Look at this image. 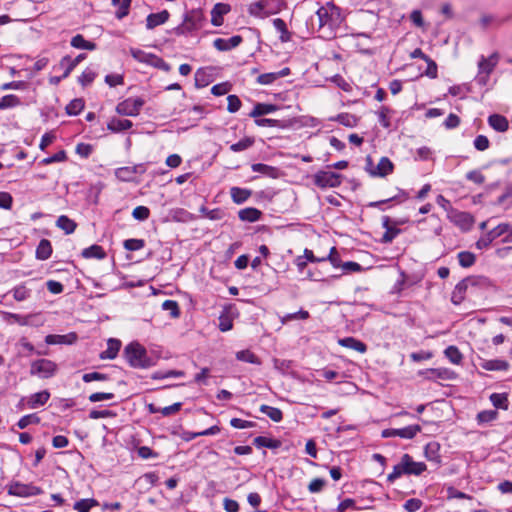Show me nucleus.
Listing matches in <instances>:
<instances>
[{"label":"nucleus","instance_id":"nucleus-1","mask_svg":"<svg viewBox=\"0 0 512 512\" xmlns=\"http://www.w3.org/2000/svg\"><path fill=\"white\" fill-rule=\"evenodd\" d=\"M427 470V466L424 462L414 461L411 455L403 454L400 462L393 467V470L387 476L389 483L395 482L398 478L403 475H414L419 476Z\"/></svg>","mask_w":512,"mask_h":512},{"label":"nucleus","instance_id":"nucleus-2","mask_svg":"<svg viewBox=\"0 0 512 512\" xmlns=\"http://www.w3.org/2000/svg\"><path fill=\"white\" fill-rule=\"evenodd\" d=\"M124 358L133 368H149L154 365L144 346L138 342L128 344L124 349Z\"/></svg>","mask_w":512,"mask_h":512},{"label":"nucleus","instance_id":"nucleus-3","mask_svg":"<svg viewBox=\"0 0 512 512\" xmlns=\"http://www.w3.org/2000/svg\"><path fill=\"white\" fill-rule=\"evenodd\" d=\"M500 55L497 52L492 53L490 56L485 57L481 55L478 60V72L475 76V82L480 86H486L489 81L490 74L498 65Z\"/></svg>","mask_w":512,"mask_h":512},{"label":"nucleus","instance_id":"nucleus-4","mask_svg":"<svg viewBox=\"0 0 512 512\" xmlns=\"http://www.w3.org/2000/svg\"><path fill=\"white\" fill-rule=\"evenodd\" d=\"M203 21L204 15L202 11L193 9L185 14L183 23L175 28V33L177 35H185L197 31L202 28Z\"/></svg>","mask_w":512,"mask_h":512},{"label":"nucleus","instance_id":"nucleus-5","mask_svg":"<svg viewBox=\"0 0 512 512\" xmlns=\"http://www.w3.org/2000/svg\"><path fill=\"white\" fill-rule=\"evenodd\" d=\"M394 165L387 157H382L377 165L373 163L371 156L365 159V171L372 177H386L393 172Z\"/></svg>","mask_w":512,"mask_h":512},{"label":"nucleus","instance_id":"nucleus-6","mask_svg":"<svg viewBox=\"0 0 512 512\" xmlns=\"http://www.w3.org/2000/svg\"><path fill=\"white\" fill-rule=\"evenodd\" d=\"M57 369L58 366L55 362L42 358L31 363L30 374L42 379H48L56 374Z\"/></svg>","mask_w":512,"mask_h":512},{"label":"nucleus","instance_id":"nucleus-7","mask_svg":"<svg viewBox=\"0 0 512 512\" xmlns=\"http://www.w3.org/2000/svg\"><path fill=\"white\" fill-rule=\"evenodd\" d=\"M144 104L145 101L142 98L130 97L117 104L116 112L124 116H137Z\"/></svg>","mask_w":512,"mask_h":512},{"label":"nucleus","instance_id":"nucleus-8","mask_svg":"<svg viewBox=\"0 0 512 512\" xmlns=\"http://www.w3.org/2000/svg\"><path fill=\"white\" fill-rule=\"evenodd\" d=\"M314 183L319 188H336L342 183V175L332 171H319L314 176Z\"/></svg>","mask_w":512,"mask_h":512},{"label":"nucleus","instance_id":"nucleus-9","mask_svg":"<svg viewBox=\"0 0 512 512\" xmlns=\"http://www.w3.org/2000/svg\"><path fill=\"white\" fill-rule=\"evenodd\" d=\"M7 492L12 496L31 497L40 495L42 493V489L33 484H24L14 481L7 486Z\"/></svg>","mask_w":512,"mask_h":512},{"label":"nucleus","instance_id":"nucleus-10","mask_svg":"<svg viewBox=\"0 0 512 512\" xmlns=\"http://www.w3.org/2000/svg\"><path fill=\"white\" fill-rule=\"evenodd\" d=\"M483 279L478 277H467L461 280L454 288L451 294V302L459 305L465 299V294L469 286L478 285Z\"/></svg>","mask_w":512,"mask_h":512},{"label":"nucleus","instance_id":"nucleus-11","mask_svg":"<svg viewBox=\"0 0 512 512\" xmlns=\"http://www.w3.org/2000/svg\"><path fill=\"white\" fill-rule=\"evenodd\" d=\"M419 432H421V426L414 424L403 428L384 429L381 436L383 438L400 437L403 439H413Z\"/></svg>","mask_w":512,"mask_h":512},{"label":"nucleus","instance_id":"nucleus-12","mask_svg":"<svg viewBox=\"0 0 512 512\" xmlns=\"http://www.w3.org/2000/svg\"><path fill=\"white\" fill-rule=\"evenodd\" d=\"M146 171L145 164H137L134 166L120 167L115 170L117 179L123 182H134L136 174H143Z\"/></svg>","mask_w":512,"mask_h":512},{"label":"nucleus","instance_id":"nucleus-13","mask_svg":"<svg viewBox=\"0 0 512 512\" xmlns=\"http://www.w3.org/2000/svg\"><path fill=\"white\" fill-rule=\"evenodd\" d=\"M506 226L499 224L494 229L490 230L483 236H481L477 242L475 243V246L477 249L482 250L490 246V244L497 238L503 236L506 231Z\"/></svg>","mask_w":512,"mask_h":512},{"label":"nucleus","instance_id":"nucleus-14","mask_svg":"<svg viewBox=\"0 0 512 512\" xmlns=\"http://www.w3.org/2000/svg\"><path fill=\"white\" fill-rule=\"evenodd\" d=\"M130 54L135 60L142 63L150 64L155 67H161L166 65L165 62L158 56L151 53H146L145 51L137 48H131Z\"/></svg>","mask_w":512,"mask_h":512},{"label":"nucleus","instance_id":"nucleus-15","mask_svg":"<svg viewBox=\"0 0 512 512\" xmlns=\"http://www.w3.org/2000/svg\"><path fill=\"white\" fill-rule=\"evenodd\" d=\"M87 55L85 53H81L75 58L71 56H64L58 65V68L63 70V77H68L70 73L76 68L78 64H80L83 60H85Z\"/></svg>","mask_w":512,"mask_h":512},{"label":"nucleus","instance_id":"nucleus-16","mask_svg":"<svg viewBox=\"0 0 512 512\" xmlns=\"http://www.w3.org/2000/svg\"><path fill=\"white\" fill-rule=\"evenodd\" d=\"M243 39L239 35L232 36L229 39L217 38L213 41V46L218 51H229L242 43Z\"/></svg>","mask_w":512,"mask_h":512},{"label":"nucleus","instance_id":"nucleus-17","mask_svg":"<svg viewBox=\"0 0 512 512\" xmlns=\"http://www.w3.org/2000/svg\"><path fill=\"white\" fill-rule=\"evenodd\" d=\"M49 399H50V392L48 390H43V391L34 393L27 398V400H26L27 407L29 409H36L38 407L45 405Z\"/></svg>","mask_w":512,"mask_h":512},{"label":"nucleus","instance_id":"nucleus-18","mask_svg":"<svg viewBox=\"0 0 512 512\" xmlns=\"http://www.w3.org/2000/svg\"><path fill=\"white\" fill-rule=\"evenodd\" d=\"M424 455L428 461L433 462L435 464H440V444L436 441H431L427 443L424 447Z\"/></svg>","mask_w":512,"mask_h":512},{"label":"nucleus","instance_id":"nucleus-19","mask_svg":"<svg viewBox=\"0 0 512 512\" xmlns=\"http://www.w3.org/2000/svg\"><path fill=\"white\" fill-rule=\"evenodd\" d=\"M169 12L167 10H163L158 13H151L146 18V27L151 30L155 27L166 23L169 19Z\"/></svg>","mask_w":512,"mask_h":512},{"label":"nucleus","instance_id":"nucleus-20","mask_svg":"<svg viewBox=\"0 0 512 512\" xmlns=\"http://www.w3.org/2000/svg\"><path fill=\"white\" fill-rule=\"evenodd\" d=\"M391 219L389 216L382 217V226L386 229L382 236V243H391L400 233V229L390 225Z\"/></svg>","mask_w":512,"mask_h":512},{"label":"nucleus","instance_id":"nucleus-21","mask_svg":"<svg viewBox=\"0 0 512 512\" xmlns=\"http://www.w3.org/2000/svg\"><path fill=\"white\" fill-rule=\"evenodd\" d=\"M230 11V6L223 3H217L211 11V23L214 26H221L223 24V15Z\"/></svg>","mask_w":512,"mask_h":512},{"label":"nucleus","instance_id":"nucleus-22","mask_svg":"<svg viewBox=\"0 0 512 512\" xmlns=\"http://www.w3.org/2000/svg\"><path fill=\"white\" fill-rule=\"evenodd\" d=\"M480 367L486 371H506L509 368V363L502 359H483L480 362Z\"/></svg>","mask_w":512,"mask_h":512},{"label":"nucleus","instance_id":"nucleus-23","mask_svg":"<svg viewBox=\"0 0 512 512\" xmlns=\"http://www.w3.org/2000/svg\"><path fill=\"white\" fill-rule=\"evenodd\" d=\"M338 344L342 347H346L352 350H355L359 353H365L367 350V346L364 342L354 338V337H345L338 340Z\"/></svg>","mask_w":512,"mask_h":512},{"label":"nucleus","instance_id":"nucleus-24","mask_svg":"<svg viewBox=\"0 0 512 512\" xmlns=\"http://www.w3.org/2000/svg\"><path fill=\"white\" fill-rule=\"evenodd\" d=\"M261 216H262V212L259 209L254 208V207H247V208L241 209L238 212L239 219L244 222H250V223L256 222V221L260 220Z\"/></svg>","mask_w":512,"mask_h":512},{"label":"nucleus","instance_id":"nucleus-25","mask_svg":"<svg viewBox=\"0 0 512 512\" xmlns=\"http://www.w3.org/2000/svg\"><path fill=\"white\" fill-rule=\"evenodd\" d=\"M271 3L268 0H259L257 2L251 3L248 7V12L251 16L257 18H265L266 17V8L268 4Z\"/></svg>","mask_w":512,"mask_h":512},{"label":"nucleus","instance_id":"nucleus-26","mask_svg":"<svg viewBox=\"0 0 512 512\" xmlns=\"http://www.w3.org/2000/svg\"><path fill=\"white\" fill-rule=\"evenodd\" d=\"M488 123L494 130L498 132H505L509 127V123L506 117L499 114L490 115L488 118Z\"/></svg>","mask_w":512,"mask_h":512},{"label":"nucleus","instance_id":"nucleus-27","mask_svg":"<svg viewBox=\"0 0 512 512\" xmlns=\"http://www.w3.org/2000/svg\"><path fill=\"white\" fill-rule=\"evenodd\" d=\"M121 347L118 339L110 338L107 342V349L100 354L101 359H114Z\"/></svg>","mask_w":512,"mask_h":512},{"label":"nucleus","instance_id":"nucleus-28","mask_svg":"<svg viewBox=\"0 0 512 512\" xmlns=\"http://www.w3.org/2000/svg\"><path fill=\"white\" fill-rule=\"evenodd\" d=\"M253 444L257 448L278 449L282 443L278 439L269 438L265 436H257L256 438H254Z\"/></svg>","mask_w":512,"mask_h":512},{"label":"nucleus","instance_id":"nucleus-29","mask_svg":"<svg viewBox=\"0 0 512 512\" xmlns=\"http://www.w3.org/2000/svg\"><path fill=\"white\" fill-rule=\"evenodd\" d=\"M133 123L128 119L112 118L107 124V128L115 133L130 129Z\"/></svg>","mask_w":512,"mask_h":512},{"label":"nucleus","instance_id":"nucleus-30","mask_svg":"<svg viewBox=\"0 0 512 512\" xmlns=\"http://www.w3.org/2000/svg\"><path fill=\"white\" fill-rule=\"evenodd\" d=\"M274 28L280 33L279 39L282 43L289 42L292 38V33L287 29L285 21L281 18L273 20Z\"/></svg>","mask_w":512,"mask_h":512},{"label":"nucleus","instance_id":"nucleus-31","mask_svg":"<svg viewBox=\"0 0 512 512\" xmlns=\"http://www.w3.org/2000/svg\"><path fill=\"white\" fill-rule=\"evenodd\" d=\"M70 44L76 49H83L93 51L96 49V44L92 41L86 40L83 35L77 34L72 37Z\"/></svg>","mask_w":512,"mask_h":512},{"label":"nucleus","instance_id":"nucleus-32","mask_svg":"<svg viewBox=\"0 0 512 512\" xmlns=\"http://www.w3.org/2000/svg\"><path fill=\"white\" fill-rule=\"evenodd\" d=\"M52 245L47 239H42L36 248V258L38 260H47L51 257Z\"/></svg>","mask_w":512,"mask_h":512},{"label":"nucleus","instance_id":"nucleus-33","mask_svg":"<svg viewBox=\"0 0 512 512\" xmlns=\"http://www.w3.org/2000/svg\"><path fill=\"white\" fill-rule=\"evenodd\" d=\"M252 192L246 188L232 187L230 189V195L234 203L242 204L248 200Z\"/></svg>","mask_w":512,"mask_h":512},{"label":"nucleus","instance_id":"nucleus-34","mask_svg":"<svg viewBox=\"0 0 512 512\" xmlns=\"http://www.w3.org/2000/svg\"><path fill=\"white\" fill-rule=\"evenodd\" d=\"M251 169L253 172L261 173L270 178H277L279 176V170L267 164L255 163L252 164Z\"/></svg>","mask_w":512,"mask_h":512},{"label":"nucleus","instance_id":"nucleus-35","mask_svg":"<svg viewBox=\"0 0 512 512\" xmlns=\"http://www.w3.org/2000/svg\"><path fill=\"white\" fill-rule=\"evenodd\" d=\"M277 107L273 104H265V103H257L253 110L250 112L249 116L253 118H258L262 115L270 114L276 111Z\"/></svg>","mask_w":512,"mask_h":512},{"label":"nucleus","instance_id":"nucleus-36","mask_svg":"<svg viewBox=\"0 0 512 512\" xmlns=\"http://www.w3.org/2000/svg\"><path fill=\"white\" fill-rule=\"evenodd\" d=\"M56 226L63 230L66 234H71L75 231L77 225L66 215H61L56 221Z\"/></svg>","mask_w":512,"mask_h":512},{"label":"nucleus","instance_id":"nucleus-37","mask_svg":"<svg viewBox=\"0 0 512 512\" xmlns=\"http://www.w3.org/2000/svg\"><path fill=\"white\" fill-rule=\"evenodd\" d=\"M99 505V502L93 498L81 499L74 503L73 508L77 512H89L93 507Z\"/></svg>","mask_w":512,"mask_h":512},{"label":"nucleus","instance_id":"nucleus-38","mask_svg":"<svg viewBox=\"0 0 512 512\" xmlns=\"http://www.w3.org/2000/svg\"><path fill=\"white\" fill-rule=\"evenodd\" d=\"M490 401L497 409H508V396L506 393H492Z\"/></svg>","mask_w":512,"mask_h":512},{"label":"nucleus","instance_id":"nucleus-39","mask_svg":"<svg viewBox=\"0 0 512 512\" xmlns=\"http://www.w3.org/2000/svg\"><path fill=\"white\" fill-rule=\"evenodd\" d=\"M82 256L87 259H89V258L103 259L106 256V254L101 246L92 245L88 248H85L82 251Z\"/></svg>","mask_w":512,"mask_h":512},{"label":"nucleus","instance_id":"nucleus-40","mask_svg":"<svg viewBox=\"0 0 512 512\" xmlns=\"http://www.w3.org/2000/svg\"><path fill=\"white\" fill-rule=\"evenodd\" d=\"M260 411L267 415L272 421L280 422L283 419V413L279 408L269 405H262Z\"/></svg>","mask_w":512,"mask_h":512},{"label":"nucleus","instance_id":"nucleus-41","mask_svg":"<svg viewBox=\"0 0 512 512\" xmlns=\"http://www.w3.org/2000/svg\"><path fill=\"white\" fill-rule=\"evenodd\" d=\"M255 143V140L253 137H244L242 138L240 141H238L237 143H234L230 146V150L232 152H241V151H245L249 148H251Z\"/></svg>","mask_w":512,"mask_h":512},{"label":"nucleus","instance_id":"nucleus-42","mask_svg":"<svg viewBox=\"0 0 512 512\" xmlns=\"http://www.w3.org/2000/svg\"><path fill=\"white\" fill-rule=\"evenodd\" d=\"M444 354L453 364L459 365L462 362L463 355L459 351V349L454 345L448 346L445 349Z\"/></svg>","mask_w":512,"mask_h":512},{"label":"nucleus","instance_id":"nucleus-43","mask_svg":"<svg viewBox=\"0 0 512 512\" xmlns=\"http://www.w3.org/2000/svg\"><path fill=\"white\" fill-rule=\"evenodd\" d=\"M21 104V101L18 96L14 94H8L3 96L0 99V110L14 108Z\"/></svg>","mask_w":512,"mask_h":512},{"label":"nucleus","instance_id":"nucleus-44","mask_svg":"<svg viewBox=\"0 0 512 512\" xmlns=\"http://www.w3.org/2000/svg\"><path fill=\"white\" fill-rule=\"evenodd\" d=\"M255 124L259 127H278V128H285L287 127V124L285 121L277 120V119H270V118H255Z\"/></svg>","mask_w":512,"mask_h":512},{"label":"nucleus","instance_id":"nucleus-45","mask_svg":"<svg viewBox=\"0 0 512 512\" xmlns=\"http://www.w3.org/2000/svg\"><path fill=\"white\" fill-rule=\"evenodd\" d=\"M457 258H458L460 266L463 268L471 267L472 265H474V263L476 261L475 255L469 251L459 252L457 255Z\"/></svg>","mask_w":512,"mask_h":512},{"label":"nucleus","instance_id":"nucleus-46","mask_svg":"<svg viewBox=\"0 0 512 512\" xmlns=\"http://www.w3.org/2000/svg\"><path fill=\"white\" fill-rule=\"evenodd\" d=\"M454 222L462 228L468 229L473 223V218L467 212H458L454 215Z\"/></svg>","mask_w":512,"mask_h":512},{"label":"nucleus","instance_id":"nucleus-47","mask_svg":"<svg viewBox=\"0 0 512 512\" xmlns=\"http://www.w3.org/2000/svg\"><path fill=\"white\" fill-rule=\"evenodd\" d=\"M84 109V101L81 98H75L66 106V113L76 116Z\"/></svg>","mask_w":512,"mask_h":512},{"label":"nucleus","instance_id":"nucleus-48","mask_svg":"<svg viewBox=\"0 0 512 512\" xmlns=\"http://www.w3.org/2000/svg\"><path fill=\"white\" fill-rule=\"evenodd\" d=\"M236 358L239 361L251 363V364H260L259 358L250 350H241L236 353Z\"/></svg>","mask_w":512,"mask_h":512},{"label":"nucleus","instance_id":"nucleus-49","mask_svg":"<svg viewBox=\"0 0 512 512\" xmlns=\"http://www.w3.org/2000/svg\"><path fill=\"white\" fill-rule=\"evenodd\" d=\"M498 416L496 410H483L476 416L478 424H485L494 421Z\"/></svg>","mask_w":512,"mask_h":512},{"label":"nucleus","instance_id":"nucleus-50","mask_svg":"<svg viewBox=\"0 0 512 512\" xmlns=\"http://www.w3.org/2000/svg\"><path fill=\"white\" fill-rule=\"evenodd\" d=\"M11 292L14 299L19 302L25 301L31 295V290L28 289L25 285L16 286L14 289H12Z\"/></svg>","mask_w":512,"mask_h":512},{"label":"nucleus","instance_id":"nucleus-51","mask_svg":"<svg viewBox=\"0 0 512 512\" xmlns=\"http://www.w3.org/2000/svg\"><path fill=\"white\" fill-rule=\"evenodd\" d=\"M503 20L495 15L485 14L480 18V26L482 29H487L491 25L500 26Z\"/></svg>","mask_w":512,"mask_h":512},{"label":"nucleus","instance_id":"nucleus-52","mask_svg":"<svg viewBox=\"0 0 512 512\" xmlns=\"http://www.w3.org/2000/svg\"><path fill=\"white\" fill-rule=\"evenodd\" d=\"M309 318V312L303 309H300L298 312L295 313H288L281 317L282 324H286L289 321L292 320H305Z\"/></svg>","mask_w":512,"mask_h":512},{"label":"nucleus","instance_id":"nucleus-53","mask_svg":"<svg viewBox=\"0 0 512 512\" xmlns=\"http://www.w3.org/2000/svg\"><path fill=\"white\" fill-rule=\"evenodd\" d=\"M162 309L169 312L172 318H178L180 315L179 305L174 300H165L162 303Z\"/></svg>","mask_w":512,"mask_h":512},{"label":"nucleus","instance_id":"nucleus-54","mask_svg":"<svg viewBox=\"0 0 512 512\" xmlns=\"http://www.w3.org/2000/svg\"><path fill=\"white\" fill-rule=\"evenodd\" d=\"M39 422L40 418L36 414H28L21 417L16 425L19 429H25L30 424H38Z\"/></svg>","mask_w":512,"mask_h":512},{"label":"nucleus","instance_id":"nucleus-55","mask_svg":"<svg viewBox=\"0 0 512 512\" xmlns=\"http://www.w3.org/2000/svg\"><path fill=\"white\" fill-rule=\"evenodd\" d=\"M392 112V110L386 106H382L380 108V110L378 111V120H379V123L384 127V128H389L391 126V123H390V113Z\"/></svg>","mask_w":512,"mask_h":512},{"label":"nucleus","instance_id":"nucleus-56","mask_svg":"<svg viewBox=\"0 0 512 512\" xmlns=\"http://www.w3.org/2000/svg\"><path fill=\"white\" fill-rule=\"evenodd\" d=\"M219 329L222 332H227L232 329L233 327V319L228 313H222L219 316Z\"/></svg>","mask_w":512,"mask_h":512},{"label":"nucleus","instance_id":"nucleus-57","mask_svg":"<svg viewBox=\"0 0 512 512\" xmlns=\"http://www.w3.org/2000/svg\"><path fill=\"white\" fill-rule=\"evenodd\" d=\"M123 246L128 251H137L142 249L145 246V241L143 239H127L124 241Z\"/></svg>","mask_w":512,"mask_h":512},{"label":"nucleus","instance_id":"nucleus-58","mask_svg":"<svg viewBox=\"0 0 512 512\" xmlns=\"http://www.w3.org/2000/svg\"><path fill=\"white\" fill-rule=\"evenodd\" d=\"M67 159L66 152L64 150H60L52 156L46 157L41 161L42 165H50L56 162H64Z\"/></svg>","mask_w":512,"mask_h":512},{"label":"nucleus","instance_id":"nucleus-59","mask_svg":"<svg viewBox=\"0 0 512 512\" xmlns=\"http://www.w3.org/2000/svg\"><path fill=\"white\" fill-rule=\"evenodd\" d=\"M96 77V73L93 69L91 68H86L82 74L79 76V82L83 85V86H87L89 84H91L94 79Z\"/></svg>","mask_w":512,"mask_h":512},{"label":"nucleus","instance_id":"nucleus-60","mask_svg":"<svg viewBox=\"0 0 512 512\" xmlns=\"http://www.w3.org/2000/svg\"><path fill=\"white\" fill-rule=\"evenodd\" d=\"M150 210L146 206H137L132 211V216L139 221H145L149 218Z\"/></svg>","mask_w":512,"mask_h":512},{"label":"nucleus","instance_id":"nucleus-61","mask_svg":"<svg viewBox=\"0 0 512 512\" xmlns=\"http://www.w3.org/2000/svg\"><path fill=\"white\" fill-rule=\"evenodd\" d=\"M132 0H120V3L117 5L118 10L116 11V18L123 19L129 13V8Z\"/></svg>","mask_w":512,"mask_h":512},{"label":"nucleus","instance_id":"nucleus-62","mask_svg":"<svg viewBox=\"0 0 512 512\" xmlns=\"http://www.w3.org/2000/svg\"><path fill=\"white\" fill-rule=\"evenodd\" d=\"M337 121L344 126L354 127L357 123V118L348 113H342L337 116Z\"/></svg>","mask_w":512,"mask_h":512},{"label":"nucleus","instance_id":"nucleus-63","mask_svg":"<svg viewBox=\"0 0 512 512\" xmlns=\"http://www.w3.org/2000/svg\"><path fill=\"white\" fill-rule=\"evenodd\" d=\"M277 80V75L275 72H269L261 74L257 77L256 81L260 85H270Z\"/></svg>","mask_w":512,"mask_h":512},{"label":"nucleus","instance_id":"nucleus-64","mask_svg":"<svg viewBox=\"0 0 512 512\" xmlns=\"http://www.w3.org/2000/svg\"><path fill=\"white\" fill-rule=\"evenodd\" d=\"M422 504L420 499L411 498L404 503V509L408 512H416L422 507Z\"/></svg>","mask_w":512,"mask_h":512}]
</instances>
